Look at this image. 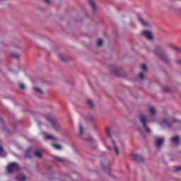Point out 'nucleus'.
I'll list each match as a JSON object with an SVG mask.
<instances>
[{
	"mask_svg": "<svg viewBox=\"0 0 181 181\" xmlns=\"http://www.w3.org/2000/svg\"><path fill=\"white\" fill-rule=\"evenodd\" d=\"M176 170H177V172L180 171L181 170V167H177Z\"/></svg>",
	"mask_w": 181,
	"mask_h": 181,
	"instance_id": "obj_33",
	"label": "nucleus"
},
{
	"mask_svg": "<svg viewBox=\"0 0 181 181\" xmlns=\"http://www.w3.org/2000/svg\"><path fill=\"white\" fill-rule=\"evenodd\" d=\"M112 74H115V76H119V70L118 68L114 67L113 69L111 70Z\"/></svg>",
	"mask_w": 181,
	"mask_h": 181,
	"instance_id": "obj_13",
	"label": "nucleus"
},
{
	"mask_svg": "<svg viewBox=\"0 0 181 181\" xmlns=\"http://www.w3.org/2000/svg\"><path fill=\"white\" fill-rule=\"evenodd\" d=\"M59 59H61V60H62V62H66V61H67V59H66V58H64V57H63V54H59Z\"/></svg>",
	"mask_w": 181,
	"mask_h": 181,
	"instance_id": "obj_26",
	"label": "nucleus"
},
{
	"mask_svg": "<svg viewBox=\"0 0 181 181\" xmlns=\"http://www.w3.org/2000/svg\"><path fill=\"white\" fill-rule=\"evenodd\" d=\"M1 124H4V119L2 118L0 119Z\"/></svg>",
	"mask_w": 181,
	"mask_h": 181,
	"instance_id": "obj_36",
	"label": "nucleus"
},
{
	"mask_svg": "<svg viewBox=\"0 0 181 181\" xmlns=\"http://www.w3.org/2000/svg\"><path fill=\"white\" fill-rule=\"evenodd\" d=\"M27 179L26 175L23 174H21L17 176V181H26Z\"/></svg>",
	"mask_w": 181,
	"mask_h": 181,
	"instance_id": "obj_9",
	"label": "nucleus"
},
{
	"mask_svg": "<svg viewBox=\"0 0 181 181\" xmlns=\"http://www.w3.org/2000/svg\"><path fill=\"white\" fill-rule=\"evenodd\" d=\"M35 156H37V158H42V153L39 150H36L34 152Z\"/></svg>",
	"mask_w": 181,
	"mask_h": 181,
	"instance_id": "obj_17",
	"label": "nucleus"
},
{
	"mask_svg": "<svg viewBox=\"0 0 181 181\" xmlns=\"http://www.w3.org/2000/svg\"><path fill=\"white\" fill-rule=\"evenodd\" d=\"M160 125H165L167 128H170L172 127V124H170L166 119H164L163 122H160Z\"/></svg>",
	"mask_w": 181,
	"mask_h": 181,
	"instance_id": "obj_11",
	"label": "nucleus"
},
{
	"mask_svg": "<svg viewBox=\"0 0 181 181\" xmlns=\"http://www.w3.org/2000/svg\"><path fill=\"white\" fill-rule=\"evenodd\" d=\"M163 90H164L165 93H169V91H170V90H169L168 88H163Z\"/></svg>",
	"mask_w": 181,
	"mask_h": 181,
	"instance_id": "obj_32",
	"label": "nucleus"
},
{
	"mask_svg": "<svg viewBox=\"0 0 181 181\" xmlns=\"http://www.w3.org/2000/svg\"><path fill=\"white\" fill-rule=\"evenodd\" d=\"M45 139H47V141H57V138L50 134L45 135Z\"/></svg>",
	"mask_w": 181,
	"mask_h": 181,
	"instance_id": "obj_10",
	"label": "nucleus"
},
{
	"mask_svg": "<svg viewBox=\"0 0 181 181\" xmlns=\"http://www.w3.org/2000/svg\"><path fill=\"white\" fill-rule=\"evenodd\" d=\"M45 4H47V5L52 4V1H50V0H45Z\"/></svg>",
	"mask_w": 181,
	"mask_h": 181,
	"instance_id": "obj_31",
	"label": "nucleus"
},
{
	"mask_svg": "<svg viewBox=\"0 0 181 181\" xmlns=\"http://www.w3.org/2000/svg\"><path fill=\"white\" fill-rule=\"evenodd\" d=\"M0 152H4V148L1 146H0Z\"/></svg>",
	"mask_w": 181,
	"mask_h": 181,
	"instance_id": "obj_37",
	"label": "nucleus"
},
{
	"mask_svg": "<svg viewBox=\"0 0 181 181\" xmlns=\"http://www.w3.org/2000/svg\"><path fill=\"white\" fill-rule=\"evenodd\" d=\"M0 156H2V157H4V156H1V154H0Z\"/></svg>",
	"mask_w": 181,
	"mask_h": 181,
	"instance_id": "obj_38",
	"label": "nucleus"
},
{
	"mask_svg": "<svg viewBox=\"0 0 181 181\" xmlns=\"http://www.w3.org/2000/svg\"><path fill=\"white\" fill-rule=\"evenodd\" d=\"M139 78H141V80H144V78H145V76H144L143 73H140L139 74Z\"/></svg>",
	"mask_w": 181,
	"mask_h": 181,
	"instance_id": "obj_28",
	"label": "nucleus"
},
{
	"mask_svg": "<svg viewBox=\"0 0 181 181\" xmlns=\"http://www.w3.org/2000/svg\"><path fill=\"white\" fill-rule=\"evenodd\" d=\"M1 1H5V0H0V2H1Z\"/></svg>",
	"mask_w": 181,
	"mask_h": 181,
	"instance_id": "obj_39",
	"label": "nucleus"
},
{
	"mask_svg": "<svg viewBox=\"0 0 181 181\" xmlns=\"http://www.w3.org/2000/svg\"><path fill=\"white\" fill-rule=\"evenodd\" d=\"M103 169H105V168L103 167Z\"/></svg>",
	"mask_w": 181,
	"mask_h": 181,
	"instance_id": "obj_40",
	"label": "nucleus"
},
{
	"mask_svg": "<svg viewBox=\"0 0 181 181\" xmlns=\"http://www.w3.org/2000/svg\"><path fill=\"white\" fill-rule=\"evenodd\" d=\"M155 53L156 54H158V56L160 57L163 62L168 63V56H166V54L162 52L158 53V51H155Z\"/></svg>",
	"mask_w": 181,
	"mask_h": 181,
	"instance_id": "obj_6",
	"label": "nucleus"
},
{
	"mask_svg": "<svg viewBox=\"0 0 181 181\" xmlns=\"http://www.w3.org/2000/svg\"><path fill=\"white\" fill-rule=\"evenodd\" d=\"M173 122H178V123H180L181 122L179 121V120H177V119H173Z\"/></svg>",
	"mask_w": 181,
	"mask_h": 181,
	"instance_id": "obj_34",
	"label": "nucleus"
},
{
	"mask_svg": "<svg viewBox=\"0 0 181 181\" xmlns=\"http://www.w3.org/2000/svg\"><path fill=\"white\" fill-rule=\"evenodd\" d=\"M141 35L144 37H146L147 40H153V34L150 30L141 31Z\"/></svg>",
	"mask_w": 181,
	"mask_h": 181,
	"instance_id": "obj_4",
	"label": "nucleus"
},
{
	"mask_svg": "<svg viewBox=\"0 0 181 181\" xmlns=\"http://www.w3.org/2000/svg\"><path fill=\"white\" fill-rule=\"evenodd\" d=\"M112 142L113 144L115 154L119 155V148H118V146H117V144L115 143V141H114V139H112Z\"/></svg>",
	"mask_w": 181,
	"mask_h": 181,
	"instance_id": "obj_8",
	"label": "nucleus"
},
{
	"mask_svg": "<svg viewBox=\"0 0 181 181\" xmlns=\"http://www.w3.org/2000/svg\"><path fill=\"white\" fill-rule=\"evenodd\" d=\"M33 90H34V91H35V93H39L40 94H43V90H42V89H40L39 88L34 87Z\"/></svg>",
	"mask_w": 181,
	"mask_h": 181,
	"instance_id": "obj_19",
	"label": "nucleus"
},
{
	"mask_svg": "<svg viewBox=\"0 0 181 181\" xmlns=\"http://www.w3.org/2000/svg\"><path fill=\"white\" fill-rule=\"evenodd\" d=\"M79 134L81 136H83V134H84V128H83L81 124L79 125Z\"/></svg>",
	"mask_w": 181,
	"mask_h": 181,
	"instance_id": "obj_20",
	"label": "nucleus"
},
{
	"mask_svg": "<svg viewBox=\"0 0 181 181\" xmlns=\"http://www.w3.org/2000/svg\"><path fill=\"white\" fill-rule=\"evenodd\" d=\"M171 49H173V50H175V52H177V53H181V48L176 47L172 45Z\"/></svg>",
	"mask_w": 181,
	"mask_h": 181,
	"instance_id": "obj_18",
	"label": "nucleus"
},
{
	"mask_svg": "<svg viewBox=\"0 0 181 181\" xmlns=\"http://www.w3.org/2000/svg\"><path fill=\"white\" fill-rule=\"evenodd\" d=\"M139 22L143 25V26H148V23L146 21H144V19L139 18Z\"/></svg>",
	"mask_w": 181,
	"mask_h": 181,
	"instance_id": "obj_16",
	"label": "nucleus"
},
{
	"mask_svg": "<svg viewBox=\"0 0 181 181\" xmlns=\"http://www.w3.org/2000/svg\"><path fill=\"white\" fill-rule=\"evenodd\" d=\"M87 104H88V105H90V108H94V103H93V100L88 99L87 100Z\"/></svg>",
	"mask_w": 181,
	"mask_h": 181,
	"instance_id": "obj_21",
	"label": "nucleus"
},
{
	"mask_svg": "<svg viewBox=\"0 0 181 181\" xmlns=\"http://www.w3.org/2000/svg\"><path fill=\"white\" fill-rule=\"evenodd\" d=\"M156 145L157 146H162L163 144L165 142V138L163 137H157L155 139Z\"/></svg>",
	"mask_w": 181,
	"mask_h": 181,
	"instance_id": "obj_5",
	"label": "nucleus"
},
{
	"mask_svg": "<svg viewBox=\"0 0 181 181\" xmlns=\"http://www.w3.org/2000/svg\"><path fill=\"white\" fill-rule=\"evenodd\" d=\"M149 112H150L151 115L152 117H153L156 114V110L155 109V107H150Z\"/></svg>",
	"mask_w": 181,
	"mask_h": 181,
	"instance_id": "obj_14",
	"label": "nucleus"
},
{
	"mask_svg": "<svg viewBox=\"0 0 181 181\" xmlns=\"http://www.w3.org/2000/svg\"><path fill=\"white\" fill-rule=\"evenodd\" d=\"M47 119L48 122L51 123L54 131H60V129H62V126H60L59 122H57V119H56L52 115L47 116Z\"/></svg>",
	"mask_w": 181,
	"mask_h": 181,
	"instance_id": "obj_1",
	"label": "nucleus"
},
{
	"mask_svg": "<svg viewBox=\"0 0 181 181\" xmlns=\"http://www.w3.org/2000/svg\"><path fill=\"white\" fill-rule=\"evenodd\" d=\"M88 4L92 8L93 11H95V1H94L93 0H90L88 1Z\"/></svg>",
	"mask_w": 181,
	"mask_h": 181,
	"instance_id": "obj_12",
	"label": "nucleus"
},
{
	"mask_svg": "<svg viewBox=\"0 0 181 181\" xmlns=\"http://www.w3.org/2000/svg\"><path fill=\"white\" fill-rule=\"evenodd\" d=\"M177 64H181V59H178L177 61Z\"/></svg>",
	"mask_w": 181,
	"mask_h": 181,
	"instance_id": "obj_35",
	"label": "nucleus"
},
{
	"mask_svg": "<svg viewBox=\"0 0 181 181\" xmlns=\"http://www.w3.org/2000/svg\"><path fill=\"white\" fill-rule=\"evenodd\" d=\"M110 132H111V129H110V127L106 128V134H107V136H109V138H112Z\"/></svg>",
	"mask_w": 181,
	"mask_h": 181,
	"instance_id": "obj_22",
	"label": "nucleus"
},
{
	"mask_svg": "<svg viewBox=\"0 0 181 181\" xmlns=\"http://www.w3.org/2000/svg\"><path fill=\"white\" fill-rule=\"evenodd\" d=\"M11 56H12V57H14L15 59H19V57H20V55L18 53H13L11 54Z\"/></svg>",
	"mask_w": 181,
	"mask_h": 181,
	"instance_id": "obj_25",
	"label": "nucleus"
},
{
	"mask_svg": "<svg viewBox=\"0 0 181 181\" xmlns=\"http://www.w3.org/2000/svg\"><path fill=\"white\" fill-rule=\"evenodd\" d=\"M57 160H59V162H63V158H60V157H57L56 158Z\"/></svg>",
	"mask_w": 181,
	"mask_h": 181,
	"instance_id": "obj_30",
	"label": "nucleus"
},
{
	"mask_svg": "<svg viewBox=\"0 0 181 181\" xmlns=\"http://www.w3.org/2000/svg\"><path fill=\"white\" fill-rule=\"evenodd\" d=\"M53 148H55V149H62V146L59 144H52Z\"/></svg>",
	"mask_w": 181,
	"mask_h": 181,
	"instance_id": "obj_24",
	"label": "nucleus"
},
{
	"mask_svg": "<svg viewBox=\"0 0 181 181\" xmlns=\"http://www.w3.org/2000/svg\"><path fill=\"white\" fill-rule=\"evenodd\" d=\"M171 142H173L174 144L177 145V144H179V136H175L173 137L171 139Z\"/></svg>",
	"mask_w": 181,
	"mask_h": 181,
	"instance_id": "obj_15",
	"label": "nucleus"
},
{
	"mask_svg": "<svg viewBox=\"0 0 181 181\" xmlns=\"http://www.w3.org/2000/svg\"><path fill=\"white\" fill-rule=\"evenodd\" d=\"M21 168L19 167V164L16 163H12L9 164L7 167L8 173H13V172H18Z\"/></svg>",
	"mask_w": 181,
	"mask_h": 181,
	"instance_id": "obj_3",
	"label": "nucleus"
},
{
	"mask_svg": "<svg viewBox=\"0 0 181 181\" xmlns=\"http://www.w3.org/2000/svg\"><path fill=\"white\" fill-rule=\"evenodd\" d=\"M19 87H20V88H21V90H25L26 88V87L25 86V85L23 83H20Z\"/></svg>",
	"mask_w": 181,
	"mask_h": 181,
	"instance_id": "obj_29",
	"label": "nucleus"
},
{
	"mask_svg": "<svg viewBox=\"0 0 181 181\" xmlns=\"http://www.w3.org/2000/svg\"><path fill=\"white\" fill-rule=\"evenodd\" d=\"M97 46H98V47H101V46H103V40L101 39L98 40Z\"/></svg>",
	"mask_w": 181,
	"mask_h": 181,
	"instance_id": "obj_23",
	"label": "nucleus"
},
{
	"mask_svg": "<svg viewBox=\"0 0 181 181\" xmlns=\"http://www.w3.org/2000/svg\"><path fill=\"white\" fill-rule=\"evenodd\" d=\"M141 69L144 70V71H148V66H146L145 64L141 65Z\"/></svg>",
	"mask_w": 181,
	"mask_h": 181,
	"instance_id": "obj_27",
	"label": "nucleus"
},
{
	"mask_svg": "<svg viewBox=\"0 0 181 181\" xmlns=\"http://www.w3.org/2000/svg\"><path fill=\"white\" fill-rule=\"evenodd\" d=\"M140 120L146 133L150 134L151 129L148 128V126L146 125V122H149V118L144 115H141L140 116Z\"/></svg>",
	"mask_w": 181,
	"mask_h": 181,
	"instance_id": "obj_2",
	"label": "nucleus"
},
{
	"mask_svg": "<svg viewBox=\"0 0 181 181\" xmlns=\"http://www.w3.org/2000/svg\"><path fill=\"white\" fill-rule=\"evenodd\" d=\"M131 158L133 159V160H137V162H142V160H144V158L136 154H132Z\"/></svg>",
	"mask_w": 181,
	"mask_h": 181,
	"instance_id": "obj_7",
	"label": "nucleus"
}]
</instances>
